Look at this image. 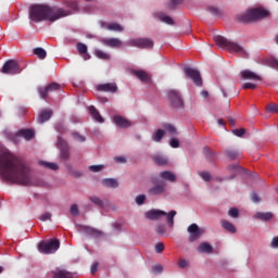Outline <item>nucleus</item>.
Segmentation results:
<instances>
[{
  "mask_svg": "<svg viewBox=\"0 0 278 278\" xmlns=\"http://www.w3.org/2000/svg\"><path fill=\"white\" fill-rule=\"evenodd\" d=\"M207 12H210V14H212L213 16H220V9L216 7H208Z\"/></svg>",
  "mask_w": 278,
  "mask_h": 278,
  "instance_id": "nucleus-45",
  "label": "nucleus"
},
{
  "mask_svg": "<svg viewBox=\"0 0 278 278\" xmlns=\"http://www.w3.org/2000/svg\"><path fill=\"white\" fill-rule=\"evenodd\" d=\"M268 14V11L262 8L250 9L241 15H237V21L239 23H253V21H261V18H266Z\"/></svg>",
  "mask_w": 278,
  "mask_h": 278,
  "instance_id": "nucleus-3",
  "label": "nucleus"
},
{
  "mask_svg": "<svg viewBox=\"0 0 278 278\" xmlns=\"http://www.w3.org/2000/svg\"><path fill=\"white\" fill-rule=\"evenodd\" d=\"M254 218H257L258 220H264V222H267V220H270L273 218V213H262V212H257L255 215H254Z\"/></svg>",
  "mask_w": 278,
  "mask_h": 278,
  "instance_id": "nucleus-30",
  "label": "nucleus"
},
{
  "mask_svg": "<svg viewBox=\"0 0 278 278\" xmlns=\"http://www.w3.org/2000/svg\"><path fill=\"white\" fill-rule=\"evenodd\" d=\"M243 90H255V88H257V85L253 84V83H245L242 86Z\"/></svg>",
  "mask_w": 278,
  "mask_h": 278,
  "instance_id": "nucleus-52",
  "label": "nucleus"
},
{
  "mask_svg": "<svg viewBox=\"0 0 278 278\" xmlns=\"http://www.w3.org/2000/svg\"><path fill=\"white\" fill-rule=\"evenodd\" d=\"M85 232L89 236H92L93 238H99L100 236H103V232L101 230H97L92 227H85Z\"/></svg>",
  "mask_w": 278,
  "mask_h": 278,
  "instance_id": "nucleus-31",
  "label": "nucleus"
},
{
  "mask_svg": "<svg viewBox=\"0 0 278 278\" xmlns=\"http://www.w3.org/2000/svg\"><path fill=\"white\" fill-rule=\"evenodd\" d=\"M200 177L204 180V181H211L212 179V175L208 172H202L200 173Z\"/></svg>",
  "mask_w": 278,
  "mask_h": 278,
  "instance_id": "nucleus-53",
  "label": "nucleus"
},
{
  "mask_svg": "<svg viewBox=\"0 0 278 278\" xmlns=\"http://www.w3.org/2000/svg\"><path fill=\"white\" fill-rule=\"evenodd\" d=\"M0 176L4 181L18 186H38L34 181L31 168L25 160L14 155L10 151L0 153Z\"/></svg>",
  "mask_w": 278,
  "mask_h": 278,
  "instance_id": "nucleus-1",
  "label": "nucleus"
},
{
  "mask_svg": "<svg viewBox=\"0 0 278 278\" xmlns=\"http://www.w3.org/2000/svg\"><path fill=\"white\" fill-rule=\"evenodd\" d=\"M229 170H235V173H238L240 170V167L238 164H231L228 166Z\"/></svg>",
  "mask_w": 278,
  "mask_h": 278,
  "instance_id": "nucleus-62",
  "label": "nucleus"
},
{
  "mask_svg": "<svg viewBox=\"0 0 278 278\" xmlns=\"http://www.w3.org/2000/svg\"><path fill=\"white\" fill-rule=\"evenodd\" d=\"M89 170H91V173H101L103 165H91L89 166Z\"/></svg>",
  "mask_w": 278,
  "mask_h": 278,
  "instance_id": "nucleus-51",
  "label": "nucleus"
},
{
  "mask_svg": "<svg viewBox=\"0 0 278 278\" xmlns=\"http://www.w3.org/2000/svg\"><path fill=\"white\" fill-rule=\"evenodd\" d=\"M39 164H40V166H43V168H49L50 170H58V168H60L58 166V164L49 163V162H46V161H40Z\"/></svg>",
  "mask_w": 278,
  "mask_h": 278,
  "instance_id": "nucleus-36",
  "label": "nucleus"
},
{
  "mask_svg": "<svg viewBox=\"0 0 278 278\" xmlns=\"http://www.w3.org/2000/svg\"><path fill=\"white\" fill-rule=\"evenodd\" d=\"M228 215H230L231 218H238V216H240V212L238 211V208L232 207L228 211Z\"/></svg>",
  "mask_w": 278,
  "mask_h": 278,
  "instance_id": "nucleus-49",
  "label": "nucleus"
},
{
  "mask_svg": "<svg viewBox=\"0 0 278 278\" xmlns=\"http://www.w3.org/2000/svg\"><path fill=\"white\" fill-rule=\"evenodd\" d=\"M51 116H53V111L43 110L39 113L38 123H47V121L51 119Z\"/></svg>",
  "mask_w": 278,
  "mask_h": 278,
  "instance_id": "nucleus-21",
  "label": "nucleus"
},
{
  "mask_svg": "<svg viewBox=\"0 0 278 278\" xmlns=\"http://www.w3.org/2000/svg\"><path fill=\"white\" fill-rule=\"evenodd\" d=\"M71 11H65L64 9H53L47 4H34L29 8V18L34 23H42V21H50V23H55L64 16H70Z\"/></svg>",
  "mask_w": 278,
  "mask_h": 278,
  "instance_id": "nucleus-2",
  "label": "nucleus"
},
{
  "mask_svg": "<svg viewBox=\"0 0 278 278\" xmlns=\"http://www.w3.org/2000/svg\"><path fill=\"white\" fill-rule=\"evenodd\" d=\"M167 99L173 108H184V98H181V93L178 90H168Z\"/></svg>",
  "mask_w": 278,
  "mask_h": 278,
  "instance_id": "nucleus-8",
  "label": "nucleus"
},
{
  "mask_svg": "<svg viewBox=\"0 0 278 278\" xmlns=\"http://www.w3.org/2000/svg\"><path fill=\"white\" fill-rule=\"evenodd\" d=\"M136 203L137 205H144V201H147V195L146 194H139L136 197Z\"/></svg>",
  "mask_w": 278,
  "mask_h": 278,
  "instance_id": "nucleus-46",
  "label": "nucleus"
},
{
  "mask_svg": "<svg viewBox=\"0 0 278 278\" xmlns=\"http://www.w3.org/2000/svg\"><path fill=\"white\" fill-rule=\"evenodd\" d=\"M55 90H62V85L58 83H51L47 87H39L38 92L41 97V99L47 100L50 92H55Z\"/></svg>",
  "mask_w": 278,
  "mask_h": 278,
  "instance_id": "nucleus-10",
  "label": "nucleus"
},
{
  "mask_svg": "<svg viewBox=\"0 0 278 278\" xmlns=\"http://www.w3.org/2000/svg\"><path fill=\"white\" fill-rule=\"evenodd\" d=\"M155 232H156L159 236H164V233H166V226H164V225H157L156 228H155Z\"/></svg>",
  "mask_w": 278,
  "mask_h": 278,
  "instance_id": "nucleus-48",
  "label": "nucleus"
},
{
  "mask_svg": "<svg viewBox=\"0 0 278 278\" xmlns=\"http://www.w3.org/2000/svg\"><path fill=\"white\" fill-rule=\"evenodd\" d=\"M187 231L190 233L189 235V242H194L195 240H199L201 236H203V230L199 228L197 224H191Z\"/></svg>",
  "mask_w": 278,
  "mask_h": 278,
  "instance_id": "nucleus-11",
  "label": "nucleus"
},
{
  "mask_svg": "<svg viewBox=\"0 0 278 278\" xmlns=\"http://www.w3.org/2000/svg\"><path fill=\"white\" fill-rule=\"evenodd\" d=\"M188 265H189V263H188L187 260L180 258V260L178 261V266H179V268H188Z\"/></svg>",
  "mask_w": 278,
  "mask_h": 278,
  "instance_id": "nucleus-56",
  "label": "nucleus"
},
{
  "mask_svg": "<svg viewBox=\"0 0 278 278\" xmlns=\"http://www.w3.org/2000/svg\"><path fill=\"white\" fill-rule=\"evenodd\" d=\"M162 216H166V212L160 210H150L146 213V217L149 220H159Z\"/></svg>",
  "mask_w": 278,
  "mask_h": 278,
  "instance_id": "nucleus-20",
  "label": "nucleus"
},
{
  "mask_svg": "<svg viewBox=\"0 0 278 278\" xmlns=\"http://www.w3.org/2000/svg\"><path fill=\"white\" fill-rule=\"evenodd\" d=\"M172 4L169 5V10H174L175 5H179V3H182L184 0H170Z\"/></svg>",
  "mask_w": 278,
  "mask_h": 278,
  "instance_id": "nucleus-61",
  "label": "nucleus"
},
{
  "mask_svg": "<svg viewBox=\"0 0 278 278\" xmlns=\"http://www.w3.org/2000/svg\"><path fill=\"white\" fill-rule=\"evenodd\" d=\"M72 137L77 142H86V138L84 136L79 135V132H72Z\"/></svg>",
  "mask_w": 278,
  "mask_h": 278,
  "instance_id": "nucleus-47",
  "label": "nucleus"
},
{
  "mask_svg": "<svg viewBox=\"0 0 278 278\" xmlns=\"http://www.w3.org/2000/svg\"><path fill=\"white\" fill-rule=\"evenodd\" d=\"M232 134L237 136L238 138H242L244 134H247V129L240 128L232 130Z\"/></svg>",
  "mask_w": 278,
  "mask_h": 278,
  "instance_id": "nucleus-50",
  "label": "nucleus"
},
{
  "mask_svg": "<svg viewBox=\"0 0 278 278\" xmlns=\"http://www.w3.org/2000/svg\"><path fill=\"white\" fill-rule=\"evenodd\" d=\"M76 48L78 53H80V55L88 53V46H86L85 43L78 42Z\"/></svg>",
  "mask_w": 278,
  "mask_h": 278,
  "instance_id": "nucleus-44",
  "label": "nucleus"
},
{
  "mask_svg": "<svg viewBox=\"0 0 278 278\" xmlns=\"http://www.w3.org/2000/svg\"><path fill=\"white\" fill-rule=\"evenodd\" d=\"M60 249V240L52 239L50 241H41L38 244L39 253H43L45 255H51V253H55Z\"/></svg>",
  "mask_w": 278,
  "mask_h": 278,
  "instance_id": "nucleus-5",
  "label": "nucleus"
},
{
  "mask_svg": "<svg viewBox=\"0 0 278 278\" xmlns=\"http://www.w3.org/2000/svg\"><path fill=\"white\" fill-rule=\"evenodd\" d=\"M163 216H166L168 227H174L175 216H177V211H170L169 213H166V215H163Z\"/></svg>",
  "mask_w": 278,
  "mask_h": 278,
  "instance_id": "nucleus-29",
  "label": "nucleus"
},
{
  "mask_svg": "<svg viewBox=\"0 0 278 278\" xmlns=\"http://www.w3.org/2000/svg\"><path fill=\"white\" fill-rule=\"evenodd\" d=\"M34 54L37 55L39 60H45V58H47V51L42 48H35Z\"/></svg>",
  "mask_w": 278,
  "mask_h": 278,
  "instance_id": "nucleus-40",
  "label": "nucleus"
},
{
  "mask_svg": "<svg viewBox=\"0 0 278 278\" xmlns=\"http://www.w3.org/2000/svg\"><path fill=\"white\" fill-rule=\"evenodd\" d=\"M127 47H137L138 49H153V40L149 38H135L126 41Z\"/></svg>",
  "mask_w": 278,
  "mask_h": 278,
  "instance_id": "nucleus-7",
  "label": "nucleus"
},
{
  "mask_svg": "<svg viewBox=\"0 0 278 278\" xmlns=\"http://www.w3.org/2000/svg\"><path fill=\"white\" fill-rule=\"evenodd\" d=\"M89 201H91V203H93L94 205H97L98 207H104V203L103 200H101V198L97 197V195H91L89 197Z\"/></svg>",
  "mask_w": 278,
  "mask_h": 278,
  "instance_id": "nucleus-38",
  "label": "nucleus"
},
{
  "mask_svg": "<svg viewBox=\"0 0 278 278\" xmlns=\"http://www.w3.org/2000/svg\"><path fill=\"white\" fill-rule=\"evenodd\" d=\"M71 215L72 216H79V207L77 206V204H73L71 206Z\"/></svg>",
  "mask_w": 278,
  "mask_h": 278,
  "instance_id": "nucleus-54",
  "label": "nucleus"
},
{
  "mask_svg": "<svg viewBox=\"0 0 278 278\" xmlns=\"http://www.w3.org/2000/svg\"><path fill=\"white\" fill-rule=\"evenodd\" d=\"M40 220H42L43 223L47 220H51V213H45L40 216Z\"/></svg>",
  "mask_w": 278,
  "mask_h": 278,
  "instance_id": "nucleus-60",
  "label": "nucleus"
},
{
  "mask_svg": "<svg viewBox=\"0 0 278 278\" xmlns=\"http://www.w3.org/2000/svg\"><path fill=\"white\" fill-rule=\"evenodd\" d=\"M271 249H278V237H275L270 243Z\"/></svg>",
  "mask_w": 278,
  "mask_h": 278,
  "instance_id": "nucleus-63",
  "label": "nucleus"
},
{
  "mask_svg": "<svg viewBox=\"0 0 278 278\" xmlns=\"http://www.w3.org/2000/svg\"><path fill=\"white\" fill-rule=\"evenodd\" d=\"M169 144L173 149H179V140L178 139H170Z\"/></svg>",
  "mask_w": 278,
  "mask_h": 278,
  "instance_id": "nucleus-58",
  "label": "nucleus"
},
{
  "mask_svg": "<svg viewBox=\"0 0 278 278\" xmlns=\"http://www.w3.org/2000/svg\"><path fill=\"white\" fill-rule=\"evenodd\" d=\"M67 5L68 8H71V10H75V11L79 10V4H77L76 1H71L67 3Z\"/></svg>",
  "mask_w": 278,
  "mask_h": 278,
  "instance_id": "nucleus-59",
  "label": "nucleus"
},
{
  "mask_svg": "<svg viewBox=\"0 0 278 278\" xmlns=\"http://www.w3.org/2000/svg\"><path fill=\"white\" fill-rule=\"evenodd\" d=\"M102 185L104 188H117L118 187V180L115 178H105L102 180Z\"/></svg>",
  "mask_w": 278,
  "mask_h": 278,
  "instance_id": "nucleus-26",
  "label": "nucleus"
},
{
  "mask_svg": "<svg viewBox=\"0 0 278 278\" xmlns=\"http://www.w3.org/2000/svg\"><path fill=\"white\" fill-rule=\"evenodd\" d=\"M251 199L253 203H260V195L257 193H252Z\"/></svg>",
  "mask_w": 278,
  "mask_h": 278,
  "instance_id": "nucleus-64",
  "label": "nucleus"
},
{
  "mask_svg": "<svg viewBox=\"0 0 278 278\" xmlns=\"http://www.w3.org/2000/svg\"><path fill=\"white\" fill-rule=\"evenodd\" d=\"M162 270H164V267H162V265H154L152 267V273H154V274L160 275V273H162Z\"/></svg>",
  "mask_w": 278,
  "mask_h": 278,
  "instance_id": "nucleus-57",
  "label": "nucleus"
},
{
  "mask_svg": "<svg viewBox=\"0 0 278 278\" xmlns=\"http://www.w3.org/2000/svg\"><path fill=\"white\" fill-rule=\"evenodd\" d=\"M164 192H166L165 182H160L148 190V194H150L151 197H160L164 194Z\"/></svg>",
  "mask_w": 278,
  "mask_h": 278,
  "instance_id": "nucleus-14",
  "label": "nucleus"
},
{
  "mask_svg": "<svg viewBox=\"0 0 278 278\" xmlns=\"http://www.w3.org/2000/svg\"><path fill=\"white\" fill-rule=\"evenodd\" d=\"M101 42L104 47H110L111 49H121L123 47V41L118 38H103Z\"/></svg>",
  "mask_w": 278,
  "mask_h": 278,
  "instance_id": "nucleus-15",
  "label": "nucleus"
},
{
  "mask_svg": "<svg viewBox=\"0 0 278 278\" xmlns=\"http://www.w3.org/2000/svg\"><path fill=\"white\" fill-rule=\"evenodd\" d=\"M203 154L205 155L207 162H214V160H216V154L207 147L203 148Z\"/></svg>",
  "mask_w": 278,
  "mask_h": 278,
  "instance_id": "nucleus-28",
  "label": "nucleus"
},
{
  "mask_svg": "<svg viewBox=\"0 0 278 278\" xmlns=\"http://www.w3.org/2000/svg\"><path fill=\"white\" fill-rule=\"evenodd\" d=\"M241 78L250 81H262V76L257 75L251 70H243L240 72Z\"/></svg>",
  "mask_w": 278,
  "mask_h": 278,
  "instance_id": "nucleus-16",
  "label": "nucleus"
},
{
  "mask_svg": "<svg viewBox=\"0 0 278 278\" xmlns=\"http://www.w3.org/2000/svg\"><path fill=\"white\" fill-rule=\"evenodd\" d=\"M113 123H115L117 127H122V129H127V127H131V122L119 115L113 116Z\"/></svg>",
  "mask_w": 278,
  "mask_h": 278,
  "instance_id": "nucleus-17",
  "label": "nucleus"
},
{
  "mask_svg": "<svg viewBox=\"0 0 278 278\" xmlns=\"http://www.w3.org/2000/svg\"><path fill=\"white\" fill-rule=\"evenodd\" d=\"M214 40L217 45V47H223V49H226L230 53H238L239 55H247V50L239 43H236L233 41L228 40L227 38L217 35L214 37Z\"/></svg>",
  "mask_w": 278,
  "mask_h": 278,
  "instance_id": "nucleus-4",
  "label": "nucleus"
},
{
  "mask_svg": "<svg viewBox=\"0 0 278 278\" xmlns=\"http://www.w3.org/2000/svg\"><path fill=\"white\" fill-rule=\"evenodd\" d=\"M265 64L267 66H269L270 68H276L278 70V60L277 58H274V56H269L265 60Z\"/></svg>",
  "mask_w": 278,
  "mask_h": 278,
  "instance_id": "nucleus-34",
  "label": "nucleus"
},
{
  "mask_svg": "<svg viewBox=\"0 0 278 278\" xmlns=\"http://www.w3.org/2000/svg\"><path fill=\"white\" fill-rule=\"evenodd\" d=\"M153 162H155L157 166H166V164H168V159L162 155H155L153 156Z\"/></svg>",
  "mask_w": 278,
  "mask_h": 278,
  "instance_id": "nucleus-33",
  "label": "nucleus"
},
{
  "mask_svg": "<svg viewBox=\"0 0 278 278\" xmlns=\"http://www.w3.org/2000/svg\"><path fill=\"white\" fill-rule=\"evenodd\" d=\"M21 71L23 70H21V65L15 60H8L1 68V73L4 75H18Z\"/></svg>",
  "mask_w": 278,
  "mask_h": 278,
  "instance_id": "nucleus-6",
  "label": "nucleus"
},
{
  "mask_svg": "<svg viewBox=\"0 0 278 278\" xmlns=\"http://www.w3.org/2000/svg\"><path fill=\"white\" fill-rule=\"evenodd\" d=\"M165 247H164V242H159L155 244V252L156 253H162L164 251Z\"/></svg>",
  "mask_w": 278,
  "mask_h": 278,
  "instance_id": "nucleus-55",
  "label": "nucleus"
},
{
  "mask_svg": "<svg viewBox=\"0 0 278 278\" xmlns=\"http://www.w3.org/2000/svg\"><path fill=\"white\" fill-rule=\"evenodd\" d=\"M58 147L61 151V160H70L71 159V148L68 147V143L64 141L62 138L59 137L58 139Z\"/></svg>",
  "mask_w": 278,
  "mask_h": 278,
  "instance_id": "nucleus-12",
  "label": "nucleus"
},
{
  "mask_svg": "<svg viewBox=\"0 0 278 278\" xmlns=\"http://www.w3.org/2000/svg\"><path fill=\"white\" fill-rule=\"evenodd\" d=\"M36 134L31 129H21L17 132V136L25 138V140H31Z\"/></svg>",
  "mask_w": 278,
  "mask_h": 278,
  "instance_id": "nucleus-24",
  "label": "nucleus"
},
{
  "mask_svg": "<svg viewBox=\"0 0 278 278\" xmlns=\"http://www.w3.org/2000/svg\"><path fill=\"white\" fill-rule=\"evenodd\" d=\"M163 129H165V131H167L172 136H175V134H177V128H175V126L170 124H164Z\"/></svg>",
  "mask_w": 278,
  "mask_h": 278,
  "instance_id": "nucleus-43",
  "label": "nucleus"
},
{
  "mask_svg": "<svg viewBox=\"0 0 278 278\" xmlns=\"http://www.w3.org/2000/svg\"><path fill=\"white\" fill-rule=\"evenodd\" d=\"M53 278H74V277H73V274L66 270H59L54 273Z\"/></svg>",
  "mask_w": 278,
  "mask_h": 278,
  "instance_id": "nucleus-35",
  "label": "nucleus"
},
{
  "mask_svg": "<svg viewBox=\"0 0 278 278\" xmlns=\"http://www.w3.org/2000/svg\"><path fill=\"white\" fill-rule=\"evenodd\" d=\"M97 90L99 92H111V94H114L115 92H118V86L116 83L100 84L97 86Z\"/></svg>",
  "mask_w": 278,
  "mask_h": 278,
  "instance_id": "nucleus-13",
  "label": "nucleus"
},
{
  "mask_svg": "<svg viewBox=\"0 0 278 278\" xmlns=\"http://www.w3.org/2000/svg\"><path fill=\"white\" fill-rule=\"evenodd\" d=\"M184 73L188 79H191L198 87L203 86V78H201V72L192 67H185Z\"/></svg>",
  "mask_w": 278,
  "mask_h": 278,
  "instance_id": "nucleus-9",
  "label": "nucleus"
},
{
  "mask_svg": "<svg viewBox=\"0 0 278 278\" xmlns=\"http://www.w3.org/2000/svg\"><path fill=\"white\" fill-rule=\"evenodd\" d=\"M265 110L268 112V114H278V105L276 103L271 102L267 104Z\"/></svg>",
  "mask_w": 278,
  "mask_h": 278,
  "instance_id": "nucleus-41",
  "label": "nucleus"
},
{
  "mask_svg": "<svg viewBox=\"0 0 278 278\" xmlns=\"http://www.w3.org/2000/svg\"><path fill=\"white\" fill-rule=\"evenodd\" d=\"M153 16L157 21H161V23H165L166 25H175L173 17L166 15L164 12H156L153 14Z\"/></svg>",
  "mask_w": 278,
  "mask_h": 278,
  "instance_id": "nucleus-19",
  "label": "nucleus"
},
{
  "mask_svg": "<svg viewBox=\"0 0 278 278\" xmlns=\"http://www.w3.org/2000/svg\"><path fill=\"white\" fill-rule=\"evenodd\" d=\"M89 114L93 118V121H97V123H104L103 116H101V113L94 108L93 105L89 106Z\"/></svg>",
  "mask_w": 278,
  "mask_h": 278,
  "instance_id": "nucleus-22",
  "label": "nucleus"
},
{
  "mask_svg": "<svg viewBox=\"0 0 278 278\" xmlns=\"http://www.w3.org/2000/svg\"><path fill=\"white\" fill-rule=\"evenodd\" d=\"M131 75H134L135 77H137V79H139L140 81H143L146 84H149V81H151V77L148 75V73L146 71L132 70Z\"/></svg>",
  "mask_w": 278,
  "mask_h": 278,
  "instance_id": "nucleus-18",
  "label": "nucleus"
},
{
  "mask_svg": "<svg viewBox=\"0 0 278 278\" xmlns=\"http://www.w3.org/2000/svg\"><path fill=\"white\" fill-rule=\"evenodd\" d=\"M225 153L229 160H237V157L240 155V152L233 149H228L225 151Z\"/></svg>",
  "mask_w": 278,
  "mask_h": 278,
  "instance_id": "nucleus-37",
  "label": "nucleus"
},
{
  "mask_svg": "<svg viewBox=\"0 0 278 278\" xmlns=\"http://www.w3.org/2000/svg\"><path fill=\"white\" fill-rule=\"evenodd\" d=\"M160 177L161 179H165V181H170L172 184H175V181H177V176H175V174L169 170L161 172Z\"/></svg>",
  "mask_w": 278,
  "mask_h": 278,
  "instance_id": "nucleus-23",
  "label": "nucleus"
},
{
  "mask_svg": "<svg viewBox=\"0 0 278 278\" xmlns=\"http://www.w3.org/2000/svg\"><path fill=\"white\" fill-rule=\"evenodd\" d=\"M166 134V130L157 129L155 134L152 135V140L154 142H161L162 138H164V135Z\"/></svg>",
  "mask_w": 278,
  "mask_h": 278,
  "instance_id": "nucleus-32",
  "label": "nucleus"
},
{
  "mask_svg": "<svg viewBox=\"0 0 278 278\" xmlns=\"http://www.w3.org/2000/svg\"><path fill=\"white\" fill-rule=\"evenodd\" d=\"M220 224L223 229H225L226 231H229V233H236L237 231L236 226L231 224L229 220L223 219Z\"/></svg>",
  "mask_w": 278,
  "mask_h": 278,
  "instance_id": "nucleus-25",
  "label": "nucleus"
},
{
  "mask_svg": "<svg viewBox=\"0 0 278 278\" xmlns=\"http://www.w3.org/2000/svg\"><path fill=\"white\" fill-rule=\"evenodd\" d=\"M94 55L99 58V60H110V54L104 52L103 50H96Z\"/></svg>",
  "mask_w": 278,
  "mask_h": 278,
  "instance_id": "nucleus-42",
  "label": "nucleus"
},
{
  "mask_svg": "<svg viewBox=\"0 0 278 278\" xmlns=\"http://www.w3.org/2000/svg\"><path fill=\"white\" fill-rule=\"evenodd\" d=\"M213 251L214 248L207 242H203L198 247L199 253H212Z\"/></svg>",
  "mask_w": 278,
  "mask_h": 278,
  "instance_id": "nucleus-27",
  "label": "nucleus"
},
{
  "mask_svg": "<svg viewBox=\"0 0 278 278\" xmlns=\"http://www.w3.org/2000/svg\"><path fill=\"white\" fill-rule=\"evenodd\" d=\"M106 29H109V31H123L124 28L118 23H111L108 24Z\"/></svg>",
  "mask_w": 278,
  "mask_h": 278,
  "instance_id": "nucleus-39",
  "label": "nucleus"
}]
</instances>
